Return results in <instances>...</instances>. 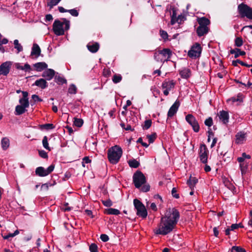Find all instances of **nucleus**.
I'll return each mask as SVG.
<instances>
[{
    "label": "nucleus",
    "instance_id": "1",
    "mask_svg": "<svg viewBox=\"0 0 252 252\" xmlns=\"http://www.w3.org/2000/svg\"><path fill=\"white\" fill-rule=\"evenodd\" d=\"M179 217V212L177 209H169L165 216L161 218L160 223L155 230V233L165 235L171 232L177 224Z\"/></svg>",
    "mask_w": 252,
    "mask_h": 252
},
{
    "label": "nucleus",
    "instance_id": "2",
    "mask_svg": "<svg viewBox=\"0 0 252 252\" xmlns=\"http://www.w3.org/2000/svg\"><path fill=\"white\" fill-rule=\"evenodd\" d=\"M63 22L59 20H56L53 25V29L55 33L57 35L64 34V30H68L69 29L70 22L65 18L62 19Z\"/></svg>",
    "mask_w": 252,
    "mask_h": 252
},
{
    "label": "nucleus",
    "instance_id": "3",
    "mask_svg": "<svg viewBox=\"0 0 252 252\" xmlns=\"http://www.w3.org/2000/svg\"><path fill=\"white\" fill-rule=\"evenodd\" d=\"M122 148L116 145L111 147L108 151V158L111 163H117L122 155Z\"/></svg>",
    "mask_w": 252,
    "mask_h": 252
},
{
    "label": "nucleus",
    "instance_id": "4",
    "mask_svg": "<svg viewBox=\"0 0 252 252\" xmlns=\"http://www.w3.org/2000/svg\"><path fill=\"white\" fill-rule=\"evenodd\" d=\"M133 204L136 210V214L142 219H145L148 215L147 211L144 204L138 199H134Z\"/></svg>",
    "mask_w": 252,
    "mask_h": 252
},
{
    "label": "nucleus",
    "instance_id": "5",
    "mask_svg": "<svg viewBox=\"0 0 252 252\" xmlns=\"http://www.w3.org/2000/svg\"><path fill=\"white\" fill-rule=\"evenodd\" d=\"M132 179L135 188L137 189L146 183V177L140 171H137L134 173Z\"/></svg>",
    "mask_w": 252,
    "mask_h": 252
},
{
    "label": "nucleus",
    "instance_id": "6",
    "mask_svg": "<svg viewBox=\"0 0 252 252\" xmlns=\"http://www.w3.org/2000/svg\"><path fill=\"white\" fill-rule=\"evenodd\" d=\"M238 9L242 17H246L252 19V8L247 5L241 3L238 5Z\"/></svg>",
    "mask_w": 252,
    "mask_h": 252
},
{
    "label": "nucleus",
    "instance_id": "7",
    "mask_svg": "<svg viewBox=\"0 0 252 252\" xmlns=\"http://www.w3.org/2000/svg\"><path fill=\"white\" fill-rule=\"evenodd\" d=\"M201 51L202 48L200 45L198 43H195L189 50L188 55L190 58L196 59L200 56Z\"/></svg>",
    "mask_w": 252,
    "mask_h": 252
},
{
    "label": "nucleus",
    "instance_id": "8",
    "mask_svg": "<svg viewBox=\"0 0 252 252\" xmlns=\"http://www.w3.org/2000/svg\"><path fill=\"white\" fill-rule=\"evenodd\" d=\"M54 168L55 166L53 164L50 165L46 169L40 166L36 168L35 172L36 175L40 177H44L50 174L54 170Z\"/></svg>",
    "mask_w": 252,
    "mask_h": 252
},
{
    "label": "nucleus",
    "instance_id": "9",
    "mask_svg": "<svg viewBox=\"0 0 252 252\" xmlns=\"http://www.w3.org/2000/svg\"><path fill=\"white\" fill-rule=\"evenodd\" d=\"M186 120L192 126L194 132L199 131L200 126L195 118L192 114H188L186 116Z\"/></svg>",
    "mask_w": 252,
    "mask_h": 252
},
{
    "label": "nucleus",
    "instance_id": "10",
    "mask_svg": "<svg viewBox=\"0 0 252 252\" xmlns=\"http://www.w3.org/2000/svg\"><path fill=\"white\" fill-rule=\"evenodd\" d=\"M208 150L204 144H201L200 146L199 158L200 161L203 163L207 162Z\"/></svg>",
    "mask_w": 252,
    "mask_h": 252
},
{
    "label": "nucleus",
    "instance_id": "11",
    "mask_svg": "<svg viewBox=\"0 0 252 252\" xmlns=\"http://www.w3.org/2000/svg\"><path fill=\"white\" fill-rule=\"evenodd\" d=\"M11 63L10 62H6L0 65V75H7L9 72Z\"/></svg>",
    "mask_w": 252,
    "mask_h": 252
},
{
    "label": "nucleus",
    "instance_id": "12",
    "mask_svg": "<svg viewBox=\"0 0 252 252\" xmlns=\"http://www.w3.org/2000/svg\"><path fill=\"white\" fill-rule=\"evenodd\" d=\"M179 106L180 102L177 100L170 108L167 113L168 118L172 117L177 113Z\"/></svg>",
    "mask_w": 252,
    "mask_h": 252
},
{
    "label": "nucleus",
    "instance_id": "13",
    "mask_svg": "<svg viewBox=\"0 0 252 252\" xmlns=\"http://www.w3.org/2000/svg\"><path fill=\"white\" fill-rule=\"evenodd\" d=\"M235 137V143L237 144H242L246 140V133L240 131L236 134Z\"/></svg>",
    "mask_w": 252,
    "mask_h": 252
},
{
    "label": "nucleus",
    "instance_id": "14",
    "mask_svg": "<svg viewBox=\"0 0 252 252\" xmlns=\"http://www.w3.org/2000/svg\"><path fill=\"white\" fill-rule=\"evenodd\" d=\"M218 115L220 120L221 121L223 124H226L228 123L229 115L227 112L224 110L220 111Z\"/></svg>",
    "mask_w": 252,
    "mask_h": 252
},
{
    "label": "nucleus",
    "instance_id": "15",
    "mask_svg": "<svg viewBox=\"0 0 252 252\" xmlns=\"http://www.w3.org/2000/svg\"><path fill=\"white\" fill-rule=\"evenodd\" d=\"M23 97L19 99V103L20 105L24 106L26 107H29V102L28 96V93L27 92H22Z\"/></svg>",
    "mask_w": 252,
    "mask_h": 252
},
{
    "label": "nucleus",
    "instance_id": "16",
    "mask_svg": "<svg viewBox=\"0 0 252 252\" xmlns=\"http://www.w3.org/2000/svg\"><path fill=\"white\" fill-rule=\"evenodd\" d=\"M88 49L92 53H96L99 48V44L97 42H90L87 45Z\"/></svg>",
    "mask_w": 252,
    "mask_h": 252
},
{
    "label": "nucleus",
    "instance_id": "17",
    "mask_svg": "<svg viewBox=\"0 0 252 252\" xmlns=\"http://www.w3.org/2000/svg\"><path fill=\"white\" fill-rule=\"evenodd\" d=\"M55 73V72L53 69H47L43 72L42 76L44 77L46 80H50L54 76Z\"/></svg>",
    "mask_w": 252,
    "mask_h": 252
},
{
    "label": "nucleus",
    "instance_id": "18",
    "mask_svg": "<svg viewBox=\"0 0 252 252\" xmlns=\"http://www.w3.org/2000/svg\"><path fill=\"white\" fill-rule=\"evenodd\" d=\"M175 82L173 80L164 81L161 85L162 89L171 90L175 87Z\"/></svg>",
    "mask_w": 252,
    "mask_h": 252
},
{
    "label": "nucleus",
    "instance_id": "19",
    "mask_svg": "<svg viewBox=\"0 0 252 252\" xmlns=\"http://www.w3.org/2000/svg\"><path fill=\"white\" fill-rule=\"evenodd\" d=\"M41 54V49L39 46L36 43H33L31 56H34L35 58L38 57Z\"/></svg>",
    "mask_w": 252,
    "mask_h": 252
},
{
    "label": "nucleus",
    "instance_id": "20",
    "mask_svg": "<svg viewBox=\"0 0 252 252\" xmlns=\"http://www.w3.org/2000/svg\"><path fill=\"white\" fill-rule=\"evenodd\" d=\"M197 22L199 25V27H208V26L210 24V20L205 17L198 18Z\"/></svg>",
    "mask_w": 252,
    "mask_h": 252
},
{
    "label": "nucleus",
    "instance_id": "21",
    "mask_svg": "<svg viewBox=\"0 0 252 252\" xmlns=\"http://www.w3.org/2000/svg\"><path fill=\"white\" fill-rule=\"evenodd\" d=\"M33 85L38 86L42 89L47 87V83L46 80L43 78L36 80Z\"/></svg>",
    "mask_w": 252,
    "mask_h": 252
},
{
    "label": "nucleus",
    "instance_id": "22",
    "mask_svg": "<svg viewBox=\"0 0 252 252\" xmlns=\"http://www.w3.org/2000/svg\"><path fill=\"white\" fill-rule=\"evenodd\" d=\"M209 30V27H198L196 29V32L199 36H202L206 34Z\"/></svg>",
    "mask_w": 252,
    "mask_h": 252
},
{
    "label": "nucleus",
    "instance_id": "23",
    "mask_svg": "<svg viewBox=\"0 0 252 252\" xmlns=\"http://www.w3.org/2000/svg\"><path fill=\"white\" fill-rule=\"evenodd\" d=\"M230 53L231 54H234L235 58H238L239 56H244L246 54L245 51H241L239 48H235L234 49H231L230 51Z\"/></svg>",
    "mask_w": 252,
    "mask_h": 252
},
{
    "label": "nucleus",
    "instance_id": "24",
    "mask_svg": "<svg viewBox=\"0 0 252 252\" xmlns=\"http://www.w3.org/2000/svg\"><path fill=\"white\" fill-rule=\"evenodd\" d=\"M159 54L163 55L164 57L167 56V58L166 60L168 61L169 60V59L170 58L171 56L172 55V52L171 51V50L170 49L165 48L162 50H159Z\"/></svg>",
    "mask_w": 252,
    "mask_h": 252
},
{
    "label": "nucleus",
    "instance_id": "25",
    "mask_svg": "<svg viewBox=\"0 0 252 252\" xmlns=\"http://www.w3.org/2000/svg\"><path fill=\"white\" fill-rule=\"evenodd\" d=\"M34 66L38 71H41V70L45 69L47 67V64L44 62H39L36 63L34 64Z\"/></svg>",
    "mask_w": 252,
    "mask_h": 252
},
{
    "label": "nucleus",
    "instance_id": "26",
    "mask_svg": "<svg viewBox=\"0 0 252 252\" xmlns=\"http://www.w3.org/2000/svg\"><path fill=\"white\" fill-rule=\"evenodd\" d=\"M27 107L24 106L18 105L15 108V114L16 115H20L24 113L26 111Z\"/></svg>",
    "mask_w": 252,
    "mask_h": 252
},
{
    "label": "nucleus",
    "instance_id": "27",
    "mask_svg": "<svg viewBox=\"0 0 252 252\" xmlns=\"http://www.w3.org/2000/svg\"><path fill=\"white\" fill-rule=\"evenodd\" d=\"M190 71L188 68H184L180 71V74L183 78H188L190 76Z\"/></svg>",
    "mask_w": 252,
    "mask_h": 252
},
{
    "label": "nucleus",
    "instance_id": "28",
    "mask_svg": "<svg viewBox=\"0 0 252 252\" xmlns=\"http://www.w3.org/2000/svg\"><path fill=\"white\" fill-rule=\"evenodd\" d=\"M1 144L3 150H5L9 147V140L6 137L3 138L1 140Z\"/></svg>",
    "mask_w": 252,
    "mask_h": 252
},
{
    "label": "nucleus",
    "instance_id": "29",
    "mask_svg": "<svg viewBox=\"0 0 252 252\" xmlns=\"http://www.w3.org/2000/svg\"><path fill=\"white\" fill-rule=\"evenodd\" d=\"M105 213L109 215H118L120 214L119 210L114 208H109L105 210Z\"/></svg>",
    "mask_w": 252,
    "mask_h": 252
},
{
    "label": "nucleus",
    "instance_id": "30",
    "mask_svg": "<svg viewBox=\"0 0 252 252\" xmlns=\"http://www.w3.org/2000/svg\"><path fill=\"white\" fill-rule=\"evenodd\" d=\"M61 0H47V5L52 9L54 6L57 5Z\"/></svg>",
    "mask_w": 252,
    "mask_h": 252
},
{
    "label": "nucleus",
    "instance_id": "31",
    "mask_svg": "<svg viewBox=\"0 0 252 252\" xmlns=\"http://www.w3.org/2000/svg\"><path fill=\"white\" fill-rule=\"evenodd\" d=\"M237 160L240 163V166L241 168V172H242V174H243L245 173V169L244 168H243V163H245L244 162L245 159L242 156L241 157L238 158Z\"/></svg>",
    "mask_w": 252,
    "mask_h": 252
},
{
    "label": "nucleus",
    "instance_id": "32",
    "mask_svg": "<svg viewBox=\"0 0 252 252\" xmlns=\"http://www.w3.org/2000/svg\"><path fill=\"white\" fill-rule=\"evenodd\" d=\"M128 164L130 167L133 168H137L140 165L139 162L134 159L129 160Z\"/></svg>",
    "mask_w": 252,
    "mask_h": 252
},
{
    "label": "nucleus",
    "instance_id": "33",
    "mask_svg": "<svg viewBox=\"0 0 252 252\" xmlns=\"http://www.w3.org/2000/svg\"><path fill=\"white\" fill-rule=\"evenodd\" d=\"M197 179L195 178H192L190 177L189 179L187 181V184L190 188H192L197 183Z\"/></svg>",
    "mask_w": 252,
    "mask_h": 252
},
{
    "label": "nucleus",
    "instance_id": "34",
    "mask_svg": "<svg viewBox=\"0 0 252 252\" xmlns=\"http://www.w3.org/2000/svg\"><path fill=\"white\" fill-rule=\"evenodd\" d=\"M14 44L15 48L18 51L17 53H19L23 51V47L20 43H19V41L17 39L14 40Z\"/></svg>",
    "mask_w": 252,
    "mask_h": 252
},
{
    "label": "nucleus",
    "instance_id": "35",
    "mask_svg": "<svg viewBox=\"0 0 252 252\" xmlns=\"http://www.w3.org/2000/svg\"><path fill=\"white\" fill-rule=\"evenodd\" d=\"M157 136V134L156 133H153L151 135H147V138L148 139L149 143L150 144L153 143L155 140L156 139Z\"/></svg>",
    "mask_w": 252,
    "mask_h": 252
},
{
    "label": "nucleus",
    "instance_id": "36",
    "mask_svg": "<svg viewBox=\"0 0 252 252\" xmlns=\"http://www.w3.org/2000/svg\"><path fill=\"white\" fill-rule=\"evenodd\" d=\"M42 144L43 146L45 149L46 150H48L49 151H50V148L49 146L48 142V138L46 136H45L42 140Z\"/></svg>",
    "mask_w": 252,
    "mask_h": 252
},
{
    "label": "nucleus",
    "instance_id": "37",
    "mask_svg": "<svg viewBox=\"0 0 252 252\" xmlns=\"http://www.w3.org/2000/svg\"><path fill=\"white\" fill-rule=\"evenodd\" d=\"M238 63L241 64L243 66H247V67L252 66V64H250V65L247 64V63H246L241 61L239 60H237L236 61H233L232 62V65H234V66H237Z\"/></svg>",
    "mask_w": 252,
    "mask_h": 252
},
{
    "label": "nucleus",
    "instance_id": "38",
    "mask_svg": "<svg viewBox=\"0 0 252 252\" xmlns=\"http://www.w3.org/2000/svg\"><path fill=\"white\" fill-rule=\"evenodd\" d=\"M122 79V77L120 74H115L112 78V81L114 83H119Z\"/></svg>",
    "mask_w": 252,
    "mask_h": 252
},
{
    "label": "nucleus",
    "instance_id": "39",
    "mask_svg": "<svg viewBox=\"0 0 252 252\" xmlns=\"http://www.w3.org/2000/svg\"><path fill=\"white\" fill-rule=\"evenodd\" d=\"M151 125L152 120H147L144 122V124L142 126V127L143 129H148L151 127Z\"/></svg>",
    "mask_w": 252,
    "mask_h": 252
},
{
    "label": "nucleus",
    "instance_id": "40",
    "mask_svg": "<svg viewBox=\"0 0 252 252\" xmlns=\"http://www.w3.org/2000/svg\"><path fill=\"white\" fill-rule=\"evenodd\" d=\"M83 124V121L81 119L75 118L74 125L77 127H81Z\"/></svg>",
    "mask_w": 252,
    "mask_h": 252
},
{
    "label": "nucleus",
    "instance_id": "41",
    "mask_svg": "<svg viewBox=\"0 0 252 252\" xmlns=\"http://www.w3.org/2000/svg\"><path fill=\"white\" fill-rule=\"evenodd\" d=\"M243 95L241 94H239L236 97H233L232 98V101L233 102L238 101L239 102H243Z\"/></svg>",
    "mask_w": 252,
    "mask_h": 252
},
{
    "label": "nucleus",
    "instance_id": "42",
    "mask_svg": "<svg viewBox=\"0 0 252 252\" xmlns=\"http://www.w3.org/2000/svg\"><path fill=\"white\" fill-rule=\"evenodd\" d=\"M55 127L52 124H46L40 126L41 129H46L47 130L53 129Z\"/></svg>",
    "mask_w": 252,
    "mask_h": 252
},
{
    "label": "nucleus",
    "instance_id": "43",
    "mask_svg": "<svg viewBox=\"0 0 252 252\" xmlns=\"http://www.w3.org/2000/svg\"><path fill=\"white\" fill-rule=\"evenodd\" d=\"M68 93L71 94H75L77 93V88L74 84H71L69 86Z\"/></svg>",
    "mask_w": 252,
    "mask_h": 252
},
{
    "label": "nucleus",
    "instance_id": "44",
    "mask_svg": "<svg viewBox=\"0 0 252 252\" xmlns=\"http://www.w3.org/2000/svg\"><path fill=\"white\" fill-rule=\"evenodd\" d=\"M231 252H246V251L240 247L237 246H233L232 248Z\"/></svg>",
    "mask_w": 252,
    "mask_h": 252
},
{
    "label": "nucleus",
    "instance_id": "45",
    "mask_svg": "<svg viewBox=\"0 0 252 252\" xmlns=\"http://www.w3.org/2000/svg\"><path fill=\"white\" fill-rule=\"evenodd\" d=\"M243 44V40L241 37H238L235 40V45L237 47H240Z\"/></svg>",
    "mask_w": 252,
    "mask_h": 252
},
{
    "label": "nucleus",
    "instance_id": "46",
    "mask_svg": "<svg viewBox=\"0 0 252 252\" xmlns=\"http://www.w3.org/2000/svg\"><path fill=\"white\" fill-rule=\"evenodd\" d=\"M141 190L143 192H147L150 190V186L149 184H146V183L140 187Z\"/></svg>",
    "mask_w": 252,
    "mask_h": 252
},
{
    "label": "nucleus",
    "instance_id": "47",
    "mask_svg": "<svg viewBox=\"0 0 252 252\" xmlns=\"http://www.w3.org/2000/svg\"><path fill=\"white\" fill-rule=\"evenodd\" d=\"M56 81L58 83L63 84L66 83V80L60 76H56L55 77Z\"/></svg>",
    "mask_w": 252,
    "mask_h": 252
},
{
    "label": "nucleus",
    "instance_id": "48",
    "mask_svg": "<svg viewBox=\"0 0 252 252\" xmlns=\"http://www.w3.org/2000/svg\"><path fill=\"white\" fill-rule=\"evenodd\" d=\"M204 124L208 127L211 126L213 124V119L211 117L208 118L205 121Z\"/></svg>",
    "mask_w": 252,
    "mask_h": 252
},
{
    "label": "nucleus",
    "instance_id": "49",
    "mask_svg": "<svg viewBox=\"0 0 252 252\" xmlns=\"http://www.w3.org/2000/svg\"><path fill=\"white\" fill-rule=\"evenodd\" d=\"M89 249L91 252H98V247L94 243H93L90 246Z\"/></svg>",
    "mask_w": 252,
    "mask_h": 252
},
{
    "label": "nucleus",
    "instance_id": "50",
    "mask_svg": "<svg viewBox=\"0 0 252 252\" xmlns=\"http://www.w3.org/2000/svg\"><path fill=\"white\" fill-rule=\"evenodd\" d=\"M67 12H69L73 16L77 17L79 15L78 11L75 9L68 10Z\"/></svg>",
    "mask_w": 252,
    "mask_h": 252
},
{
    "label": "nucleus",
    "instance_id": "51",
    "mask_svg": "<svg viewBox=\"0 0 252 252\" xmlns=\"http://www.w3.org/2000/svg\"><path fill=\"white\" fill-rule=\"evenodd\" d=\"M159 32H160V36L162 37V38L163 39H164V40L168 39V34L166 32H165L163 30H160Z\"/></svg>",
    "mask_w": 252,
    "mask_h": 252
},
{
    "label": "nucleus",
    "instance_id": "52",
    "mask_svg": "<svg viewBox=\"0 0 252 252\" xmlns=\"http://www.w3.org/2000/svg\"><path fill=\"white\" fill-rule=\"evenodd\" d=\"M177 191L175 188H173L171 191V194L175 198H179V195L177 193Z\"/></svg>",
    "mask_w": 252,
    "mask_h": 252
},
{
    "label": "nucleus",
    "instance_id": "53",
    "mask_svg": "<svg viewBox=\"0 0 252 252\" xmlns=\"http://www.w3.org/2000/svg\"><path fill=\"white\" fill-rule=\"evenodd\" d=\"M102 203L106 207H110L112 205V202L110 199L102 201Z\"/></svg>",
    "mask_w": 252,
    "mask_h": 252
},
{
    "label": "nucleus",
    "instance_id": "54",
    "mask_svg": "<svg viewBox=\"0 0 252 252\" xmlns=\"http://www.w3.org/2000/svg\"><path fill=\"white\" fill-rule=\"evenodd\" d=\"M39 155L42 158H46L48 157L47 153L43 150L39 151Z\"/></svg>",
    "mask_w": 252,
    "mask_h": 252
},
{
    "label": "nucleus",
    "instance_id": "55",
    "mask_svg": "<svg viewBox=\"0 0 252 252\" xmlns=\"http://www.w3.org/2000/svg\"><path fill=\"white\" fill-rule=\"evenodd\" d=\"M137 142L141 143L143 146L146 148H147L149 146V144L143 142L142 138L141 137L138 139Z\"/></svg>",
    "mask_w": 252,
    "mask_h": 252
},
{
    "label": "nucleus",
    "instance_id": "56",
    "mask_svg": "<svg viewBox=\"0 0 252 252\" xmlns=\"http://www.w3.org/2000/svg\"><path fill=\"white\" fill-rule=\"evenodd\" d=\"M100 239L103 242H107L109 240V237L106 234H101L100 235Z\"/></svg>",
    "mask_w": 252,
    "mask_h": 252
},
{
    "label": "nucleus",
    "instance_id": "57",
    "mask_svg": "<svg viewBox=\"0 0 252 252\" xmlns=\"http://www.w3.org/2000/svg\"><path fill=\"white\" fill-rule=\"evenodd\" d=\"M31 66L28 63H26L23 67V70L25 71H30L31 70Z\"/></svg>",
    "mask_w": 252,
    "mask_h": 252
},
{
    "label": "nucleus",
    "instance_id": "58",
    "mask_svg": "<svg viewBox=\"0 0 252 252\" xmlns=\"http://www.w3.org/2000/svg\"><path fill=\"white\" fill-rule=\"evenodd\" d=\"M32 99L35 101H41L42 100L36 94H33L32 96Z\"/></svg>",
    "mask_w": 252,
    "mask_h": 252
},
{
    "label": "nucleus",
    "instance_id": "59",
    "mask_svg": "<svg viewBox=\"0 0 252 252\" xmlns=\"http://www.w3.org/2000/svg\"><path fill=\"white\" fill-rule=\"evenodd\" d=\"M53 20V17L51 14H47L46 15L45 20L46 21H51Z\"/></svg>",
    "mask_w": 252,
    "mask_h": 252
},
{
    "label": "nucleus",
    "instance_id": "60",
    "mask_svg": "<svg viewBox=\"0 0 252 252\" xmlns=\"http://www.w3.org/2000/svg\"><path fill=\"white\" fill-rule=\"evenodd\" d=\"M239 225L240 224H232L231 226V228H230V230H233L234 229H237L239 227Z\"/></svg>",
    "mask_w": 252,
    "mask_h": 252
},
{
    "label": "nucleus",
    "instance_id": "61",
    "mask_svg": "<svg viewBox=\"0 0 252 252\" xmlns=\"http://www.w3.org/2000/svg\"><path fill=\"white\" fill-rule=\"evenodd\" d=\"M41 188V189H45L47 190L49 188V184L48 183L44 184L42 185Z\"/></svg>",
    "mask_w": 252,
    "mask_h": 252
},
{
    "label": "nucleus",
    "instance_id": "62",
    "mask_svg": "<svg viewBox=\"0 0 252 252\" xmlns=\"http://www.w3.org/2000/svg\"><path fill=\"white\" fill-rule=\"evenodd\" d=\"M15 66L17 69L23 70V66H22L20 63H16L15 64Z\"/></svg>",
    "mask_w": 252,
    "mask_h": 252
},
{
    "label": "nucleus",
    "instance_id": "63",
    "mask_svg": "<svg viewBox=\"0 0 252 252\" xmlns=\"http://www.w3.org/2000/svg\"><path fill=\"white\" fill-rule=\"evenodd\" d=\"M159 55L160 54H159V52L158 53H155V54H154V58L158 62L159 61Z\"/></svg>",
    "mask_w": 252,
    "mask_h": 252
},
{
    "label": "nucleus",
    "instance_id": "64",
    "mask_svg": "<svg viewBox=\"0 0 252 252\" xmlns=\"http://www.w3.org/2000/svg\"><path fill=\"white\" fill-rule=\"evenodd\" d=\"M83 162H85L86 163H90L91 160L88 157H85L83 158Z\"/></svg>",
    "mask_w": 252,
    "mask_h": 252
}]
</instances>
